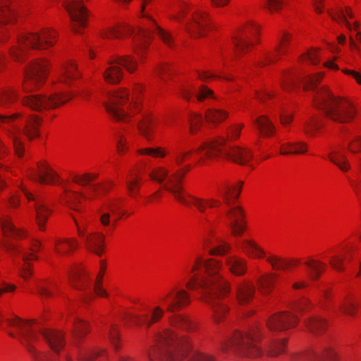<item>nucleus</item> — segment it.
<instances>
[{"label":"nucleus","mask_w":361,"mask_h":361,"mask_svg":"<svg viewBox=\"0 0 361 361\" xmlns=\"http://www.w3.org/2000/svg\"><path fill=\"white\" fill-rule=\"evenodd\" d=\"M121 66L132 73L136 69V61L130 56H118L110 61L104 72V78L107 82L116 84L120 82L123 77Z\"/></svg>","instance_id":"obj_12"},{"label":"nucleus","mask_w":361,"mask_h":361,"mask_svg":"<svg viewBox=\"0 0 361 361\" xmlns=\"http://www.w3.org/2000/svg\"><path fill=\"white\" fill-rule=\"evenodd\" d=\"M68 93L54 94L49 96L42 94H30L23 98L22 103L25 106L36 111H43L56 108L71 99Z\"/></svg>","instance_id":"obj_11"},{"label":"nucleus","mask_w":361,"mask_h":361,"mask_svg":"<svg viewBox=\"0 0 361 361\" xmlns=\"http://www.w3.org/2000/svg\"><path fill=\"white\" fill-rule=\"evenodd\" d=\"M142 6H141V14L143 18H146L149 19L152 23V27L147 29H140L139 30V37L147 39L151 37V35L154 33L158 35V37L168 46L171 47L172 45L173 37L169 32L163 30L160 27H159L157 23L154 22V19L147 13L145 12V6L148 2H150L152 0H142Z\"/></svg>","instance_id":"obj_15"},{"label":"nucleus","mask_w":361,"mask_h":361,"mask_svg":"<svg viewBox=\"0 0 361 361\" xmlns=\"http://www.w3.org/2000/svg\"><path fill=\"white\" fill-rule=\"evenodd\" d=\"M202 121V116L198 114L191 113L189 115L188 121L190 123V131L191 133L194 134L198 130Z\"/></svg>","instance_id":"obj_55"},{"label":"nucleus","mask_w":361,"mask_h":361,"mask_svg":"<svg viewBox=\"0 0 361 361\" xmlns=\"http://www.w3.org/2000/svg\"><path fill=\"white\" fill-rule=\"evenodd\" d=\"M6 322L18 331V339L35 361H55L65 345L61 332L37 329L33 326L34 320L25 321L15 316Z\"/></svg>","instance_id":"obj_2"},{"label":"nucleus","mask_w":361,"mask_h":361,"mask_svg":"<svg viewBox=\"0 0 361 361\" xmlns=\"http://www.w3.org/2000/svg\"><path fill=\"white\" fill-rule=\"evenodd\" d=\"M20 116V114L18 113L10 116L0 115V122L6 126L4 129L7 135L12 140L15 153L18 157H21L24 152L23 144L20 138L21 133L23 132V134L30 140L39 135L38 116H31L25 119L23 129L16 123V119Z\"/></svg>","instance_id":"obj_6"},{"label":"nucleus","mask_w":361,"mask_h":361,"mask_svg":"<svg viewBox=\"0 0 361 361\" xmlns=\"http://www.w3.org/2000/svg\"><path fill=\"white\" fill-rule=\"evenodd\" d=\"M156 342L147 353L150 361H180L190 350V341L185 336L169 329L157 335Z\"/></svg>","instance_id":"obj_5"},{"label":"nucleus","mask_w":361,"mask_h":361,"mask_svg":"<svg viewBox=\"0 0 361 361\" xmlns=\"http://www.w3.org/2000/svg\"><path fill=\"white\" fill-rule=\"evenodd\" d=\"M1 228L4 233L8 236H12L15 238L23 237L24 232L18 230L8 219H4L1 221Z\"/></svg>","instance_id":"obj_45"},{"label":"nucleus","mask_w":361,"mask_h":361,"mask_svg":"<svg viewBox=\"0 0 361 361\" xmlns=\"http://www.w3.org/2000/svg\"><path fill=\"white\" fill-rule=\"evenodd\" d=\"M188 169L189 166L185 171L180 169L169 176L166 183L164 185V188L171 192L178 202L186 206H194L200 213L205 212L207 206L209 207L218 206L219 202L216 200L199 198L184 190L181 185V181Z\"/></svg>","instance_id":"obj_7"},{"label":"nucleus","mask_w":361,"mask_h":361,"mask_svg":"<svg viewBox=\"0 0 361 361\" xmlns=\"http://www.w3.org/2000/svg\"><path fill=\"white\" fill-rule=\"evenodd\" d=\"M220 265L214 260H204L202 257L195 259L186 270L190 280L186 286L189 289L201 288L204 300L211 305L213 317L219 323L227 312L226 306L221 301L229 292L227 282L219 274Z\"/></svg>","instance_id":"obj_1"},{"label":"nucleus","mask_w":361,"mask_h":361,"mask_svg":"<svg viewBox=\"0 0 361 361\" xmlns=\"http://www.w3.org/2000/svg\"><path fill=\"white\" fill-rule=\"evenodd\" d=\"M258 27L256 25H247L238 36L233 38V44L235 47V54L238 56L244 52L251 44L250 38L257 33Z\"/></svg>","instance_id":"obj_21"},{"label":"nucleus","mask_w":361,"mask_h":361,"mask_svg":"<svg viewBox=\"0 0 361 361\" xmlns=\"http://www.w3.org/2000/svg\"><path fill=\"white\" fill-rule=\"evenodd\" d=\"M188 361H214V357L208 354L194 352L189 357Z\"/></svg>","instance_id":"obj_60"},{"label":"nucleus","mask_w":361,"mask_h":361,"mask_svg":"<svg viewBox=\"0 0 361 361\" xmlns=\"http://www.w3.org/2000/svg\"><path fill=\"white\" fill-rule=\"evenodd\" d=\"M104 352V350H96L85 353L82 355H80L79 359L81 361H94L95 358L100 355L102 353Z\"/></svg>","instance_id":"obj_63"},{"label":"nucleus","mask_w":361,"mask_h":361,"mask_svg":"<svg viewBox=\"0 0 361 361\" xmlns=\"http://www.w3.org/2000/svg\"><path fill=\"white\" fill-rule=\"evenodd\" d=\"M286 341V340L284 338L283 340H279L271 343L267 350V355L269 356H276L279 353L283 352Z\"/></svg>","instance_id":"obj_52"},{"label":"nucleus","mask_w":361,"mask_h":361,"mask_svg":"<svg viewBox=\"0 0 361 361\" xmlns=\"http://www.w3.org/2000/svg\"><path fill=\"white\" fill-rule=\"evenodd\" d=\"M298 319L288 312H281L273 315L267 322L271 331H282L295 326Z\"/></svg>","instance_id":"obj_18"},{"label":"nucleus","mask_w":361,"mask_h":361,"mask_svg":"<svg viewBox=\"0 0 361 361\" xmlns=\"http://www.w3.org/2000/svg\"><path fill=\"white\" fill-rule=\"evenodd\" d=\"M56 33L49 29L42 30L40 33L23 34L18 38V47L13 48L11 56L17 61H22L27 54L28 48L32 49H46L55 43Z\"/></svg>","instance_id":"obj_8"},{"label":"nucleus","mask_w":361,"mask_h":361,"mask_svg":"<svg viewBox=\"0 0 361 361\" xmlns=\"http://www.w3.org/2000/svg\"><path fill=\"white\" fill-rule=\"evenodd\" d=\"M255 124L259 132L264 136H270L274 132V126L271 121L265 116L258 117L255 121Z\"/></svg>","instance_id":"obj_38"},{"label":"nucleus","mask_w":361,"mask_h":361,"mask_svg":"<svg viewBox=\"0 0 361 361\" xmlns=\"http://www.w3.org/2000/svg\"><path fill=\"white\" fill-rule=\"evenodd\" d=\"M230 220V227L234 235H241L245 230V221L243 220V212L238 206L232 207L226 213Z\"/></svg>","instance_id":"obj_20"},{"label":"nucleus","mask_w":361,"mask_h":361,"mask_svg":"<svg viewBox=\"0 0 361 361\" xmlns=\"http://www.w3.org/2000/svg\"><path fill=\"white\" fill-rule=\"evenodd\" d=\"M49 63L44 60H38L32 63L25 71V80L23 89L25 92L34 90L46 78Z\"/></svg>","instance_id":"obj_13"},{"label":"nucleus","mask_w":361,"mask_h":361,"mask_svg":"<svg viewBox=\"0 0 361 361\" xmlns=\"http://www.w3.org/2000/svg\"><path fill=\"white\" fill-rule=\"evenodd\" d=\"M130 27L116 28L111 27L102 33V37L106 39L119 38L125 35V32H131Z\"/></svg>","instance_id":"obj_50"},{"label":"nucleus","mask_w":361,"mask_h":361,"mask_svg":"<svg viewBox=\"0 0 361 361\" xmlns=\"http://www.w3.org/2000/svg\"><path fill=\"white\" fill-rule=\"evenodd\" d=\"M16 92L12 90H4L0 93V107L8 108L17 99Z\"/></svg>","instance_id":"obj_46"},{"label":"nucleus","mask_w":361,"mask_h":361,"mask_svg":"<svg viewBox=\"0 0 361 361\" xmlns=\"http://www.w3.org/2000/svg\"><path fill=\"white\" fill-rule=\"evenodd\" d=\"M168 170L164 168H157L149 173L152 179L162 183L164 180L168 176Z\"/></svg>","instance_id":"obj_57"},{"label":"nucleus","mask_w":361,"mask_h":361,"mask_svg":"<svg viewBox=\"0 0 361 361\" xmlns=\"http://www.w3.org/2000/svg\"><path fill=\"white\" fill-rule=\"evenodd\" d=\"M164 312V311L162 308L157 306L153 309L150 317L147 314L130 315V320L137 326L146 324L147 326H149L153 323L159 321L162 317Z\"/></svg>","instance_id":"obj_26"},{"label":"nucleus","mask_w":361,"mask_h":361,"mask_svg":"<svg viewBox=\"0 0 361 361\" xmlns=\"http://www.w3.org/2000/svg\"><path fill=\"white\" fill-rule=\"evenodd\" d=\"M104 211L101 212L100 221L102 225L107 226L110 225V212L114 214L116 210L119 208V206L114 201H111L104 204Z\"/></svg>","instance_id":"obj_41"},{"label":"nucleus","mask_w":361,"mask_h":361,"mask_svg":"<svg viewBox=\"0 0 361 361\" xmlns=\"http://www.w3.org/2000/svg\"><path fill=\"white\" fill-rule=\"evenodd\" d=\"M209 26V18L202 11H197L192 16L191 20L185 25V29L194 37L202 36Z\"/></svg>","instance_id":"obj_19"},{"label":"nucleus","mask_w":361,"mask_h":361,"mask_svg":"<svg viewBox=\"0 0 361 361\" xmlns=\"http://www.w3.org/2000/svg\"><path fill=\"white\" fill-rule=\"evenodd\" d=\"M255 293V287L250 283H243L237 287L236 297L238 303L245 305L248 303L253 298Z\"/></svg>","instance_id":"obj_29"},{"label":"nucleus","mask_w":361,"mask_h":361,"mask_svg":"<svg viewBox=\"0 0 361 361\" xmlns=\"http://www.w3.org/2000/svg\"><path fill=\"white\" fill-rule=\"evenodd\" d=\"M160 302L166 306V311L173 312L190 303V295L183 289L174 286L159 297Z\"/></svg>","instance_id":"obj_14"},{"label":"nucleus","mask_w":361,"mask_h":361,"mask_svg":"<svg viewBox=\"0 0 361 361\" xmlns=\"http://www.w3.org/2000/svg\"><path fill=\"white\" fill-rule=\"evenodd\" d=\"M141 180L139 176L131 174L126 180L127 188L130 196L134 197L138 194Z\"/></svg>","instance_id":"obj_49"},{"label":"nucleus","mask_w":361,"mask_h":361,"mask_svg":"<svg viewBox=\"0 0 361 361\" xmlns=\"http://www.w3.org/2000/svg\"><path fill=\"white\" fill-rule=\"evenodd\" d=\"M34 176L40 183H55L59 179L57 174L45 164L38 166V171L35 172Z\"/></svg>","instance_id":"obj_27"},{"label":"nucleus","mask_w":361,"mask_h":361,"mask_svg":"<svg viewBox=\"0 0 361 361\" xmlns=\"http://www.w3.org/2000/svg\"><path fill=\"white\" fill-rule=\"evenodd\" d=\"M227 116L226 111L216 108L208 109L205 113L207 121L212 123H220L225 120Z\"/></svg>","instance_id":"obj_43"},{"label":"nucleus","mask_w":361,"mask_h":361,"mask_svg":"<svg viewBox=\"0 0 361 361\" xmlns=\"http://www.w3.org/2000/svg\"><path fill=\"white\" fill-rule=\"evenodd\" d=\"M23 191L28 200H33L35 202V207L36 212V221L39 229L43 231L44 229L45 222L50 214V211L40 197H35L28 191Z\"/></svg>","instance_id":"obj_22"},{"label":"nucleus","mask_w":361,"mask_h":361,"mask_svg":"<svg viewBox=\"0 0 361 361\" xmlns=\"http://www.w3.org/2000/svg\"><path fill=\"white\" fill-rule=\"evenodd\" d=\"M73 336L77 339L82 338L88 331V326L83 320L77 319L73 324Z\"/></svg>","instance_id":"obj_48"},{"label":"nucleus","mask_w":361,"mask_h":361,"mask_svg":"<svg viewBox=\"0 0 361 361\" xmlns=\"http://www.w3.org/2000/svg\"><path fill=\"white\" fill-rule=\"evenodd\" d=\"M276 278V275L270 274H266L259 279V288L263 294H268L271 292Z\"/></svg>","instance_id":"obj_42"},{"label":"nucleus","mask_w":361,"mask_h":361,"mask_svg":"<svg viewBox=\"0 0 361 361\" xmlns=\"http://www.w3.org/2000/svg\"><path fill=\"white\" fill-rule=\"evenodd\" d=\"M99 190L103 192H108L109 189L106 185L98 184H92L90 185L88 189L90 194L85 195L81 192H74L68 190H65L63 200L66 201L69 208L80 212L81 209L78 206V204L80 202L81 199L84 200H92L94 198V195L99 193Z\"/></svg>","instance_id":"obj_16"},{"label":"nucleus","mask_w":361,"mask_h":361,"mask_svg":"<svg viewBox=\"0 0 361 361\" xmlns=\"http://www.w3.org/2000/svg\"><path fill=\"white\" fill-rule=\"evenodd\" d=\"M138 152L140 154H147L152 157H164L166 155L164 151H163L160 147L140 149Z\"/></svg>","instance_id":"obj_59"},{"label":"nucleus","mask_w":361,"mask_h":361,"mask_svg":"<svg viewBox=\"0 0 361 361\" xmlns=\"http://www.w3.org/2000/svg\"><path fill=\"white\" fill-rule=\"evenodd\" d=\"M158 123L157 118L154 117L151 113H146L143 115L142 121L138 123L137 127L140 133L147 140H151Z\"/></svg>","instance_id":"obj_25"},{"label":"nucleus","mask_w":361,"mask_h":361,"mask_svg":"<svg viewBox=\"0 0 361 361\" xmlns=\"http://www.w3.org/2000/svg\"><path fill=\"white\" fill-rule=\"evenodd\" d=\"M5 247L8 251L11 252L12 254L17 255L19 253H22L23 260L24 261V265L20 268L21 276L24 279H27L30 276H31L32 272L30 270V264L29 263V261L32 259H37V257L27 251H21L13 243H6L5 244Z\"/></svg>","instance_id":"obj_24"},{"label":"nucleus","mask_w":361,"mask_h":361,"mask_svg":"<svg viewBox=\"0 0 361 361\" xmlns=\"http://www.w3.org/2000/svg\"><path fill=\"white\" fill-rule=\"evenodd\" d=\"M77 246L78 244L75 240H59L56 242V251L59 254H64L67 252L68 248L75 249Z\"/></svg>","instance_id":"obj_54"},{"label":"nucleus","mask_w":361,"mask_h":361,"mask_svg":"<svg viewBox=\"0 0 361 361\" xmlns=\"http://www.w3.org/2000/svg\"><path fill=\"white\" fill-rule=\"evenodd\" d=\"M307 152V145L303 142H290L281 147V154H301Z\"/></svg>","instance_id":"obj_36"},{"label":"nucleus","mask_w":361,"mask_h":361,"mask_svg":"<svg viewBox=\"0 0 361 361\" xmlns=\"http://www.w3.org/2000/svg\"><path fill=\"white\" fill-rule=\"evenodd\" d=\"M322 126L320 120L318 118L312 117L308 121H306L304 124V131L311 135L314 130L319 129Z\"/></svg>","instance_id":"obj_56"},{"label":"nucleus","mask_w":361,"mask_h":361,"mask_svg":"<svg viewBox=\"0 0 361 361\" xmlns=\"http://www.w3.org/2000/svg\"><path fill=\"white\" fill-rule=\"evenodd\" d=\"M70 280L72 286L78 290H82L88 286L85 281V277L80 270L72 271L70 274Z\"/></svg>","instance_id":"obj_40"},{"label":"nucleus","mask_w":361,"mask_h":361,"mask_svg":"<svg viewBox=\"0 0 361 361\" xmlns=\"http://www.w3.org/2000/svg\"><path fill=\"white\" fill-rule=\"evenodd\" d=\"M267 261L276 269H286L300 262L298 259H286L276 255L267 257Z\"/></svg>","instance_id":"obj_37"},{"label":"nucleus","mask_w":361,"mask_h":361,"mask_svg":"<svg viewBox=\"0 0 361 361\" xmlns=\"http://www.w3.org/2000/svg\"><path fill=\"white\" fill-rule=\"evenodd\" d=\"M300 80L305 90H314V105L327 118L338 123H347L353 118L355 110L349 101L334 96L326 87L315 89L320 76H307Z\"/></svg>","instance_id":"obj_3"},{"label":"nucleus","mask_w":361,"mask_h":361,"mask_svg":"<svg viewBox=\"0 0 361 361\" xmlns=\"http://www.w3.org/2000/svg\"><path fill=\"white\" fill-rule=\"evenodd\" d=\"M327 11L332 20H335L338 23L344 24L349 30H358L360 27V23L358 21H355L353 24H351L349 21H348L343 8H337L335 10L328 9Z\"/></svg>","instance_id":"obj_28"},{"label":"nucleus","mask_w":361,"mask_h":361,"mask_svg":"<svg viewBox=\"0 0 361 361\" xmlns=\"http://www.w3.org/2000/svg\"><path fill=\"white\" fill-rule=\"evenodd\" d=\"M239 246L249 257L260 258L264 256L262 249L251 240H243L240 242Z\"/></svg>","instance_id":"obj_30"},{"label":"nucleus","mask_w":361,"mask_h":361,"mask_svg":"<svg viewBox=\"0 0 361 361\" xmlns=\"http://www.w3.org/2000/svg\"><path fill=\"white\" fill-rule=\"evenodd\" d=\"M259 336L256 328L251 329L249 332H235L224 345L223 350H233L239 355L245 356H257L261 350L256 345V341Z\"/></svg>","instance_id":"obj_10"},{"label":"nucleus","mask_w":361,"mask_h":361,"mask_svg":"<svg viewBox=\"0 0 361 361\" xmlns=\"http://www.w3.org/2000/svg\"><path fill=\"white\" fill-rule=\"evenodd\" d=\"M78 73L76 70L75 64L70 61L66 65H63L60 73V80L66 84L78 77Z\"/></svg>","instance_id":"obj_33"},{"label":"nucleus","mask_w":361,"mask_h":361,"mask_svg":"<svg viewBox=\"0 0 361 361\" xmlns=\"http://www.w3.org/2000/svg\"><path fill=\"white\" fill-rule=\"evenodd\" d=\"M226 264L230 271L235 275H243L246 271V261L237 256H231L226 258Z\"/></svg>","instance_id":"obj_32"},{"label":"nucleus","mask_w":361,"mask_h":361,"mask_svg":"<svg viewBox=\"0 0 361 361\" xmlns=\"http://www.w3.org/2000/svg\"><path fill=\"white\" fill-rule=\"evenodd\" d=\"M65 7L72 20V27L75 32H80V28L85 27L87 21V11L80 1L67 2Z\"/></svg>","instance_id":"obj_17"},{"label":"nucleus","mask_w":361,"mask_h":361,"mask_svg":"<svg viewBox=\"0 0 361 361\" xmlns=\"http://www.w3.org/2000/svg\"><path fill=\"white\" fill-rule=\"evenodd\" d=\"M288 36L287 34H284L280 42V47L271 54L267 56L266 62L263 63L264 65L266 63H274L278 59V55L285 52L286 42L288 41Z\"/></svg>","instance_id":"obj_51"},{"label":"nucleus","mask_w":361,"mask_h":361,"mask_svg":"<svg viewBox=\"0 0 361 361\" xmlns=\"http://www.w3.org/2000/svg\"><path fill=\"white\" fill-rule=\"evenodd\" d=\"M283 5V0H266L265 7L270 11H279Z\"/></svg>","instance_id":"obj_62"},{"label":"nucleus","mask_w":361,"mask_h":361,"mask_svg":"<svg viewBox=\"0 0 361 361\" xmlns=\"http://www.w3.org/2000/svg\"><path fill=\"white\" fill-rule=\"evenodd\" d=\"M243 185V182L240 181L238 182V185L233 187H230L228 185L226 186L225 191H223L221 192L223 198L225 201V203L228 206H231V202L230 200L231 198H233L234 200H236L238 198L240 192L241 191V188Z\"/></svg>","instance_id":"obj_39"},{"label":"nucleus","mask_w":361,"mask_h":361,"mask_svg":"<svg viewBox=\"0 0 361 361\" xmlns=\"http://www.w3.org/2000/svg\"><path fill=\"white\" fill-rule=\"evenodd\" d=\"M305 264L311 269L312 271L310 273V276L314 280L317 279L319 277L321 273L324 270L326 267L325 264L314 259L307 261Z\"/></svg>","instance_id":"obj_47"},{"label":"nucleus","mask_w":361,"mask_h":361,"mask_svg":"<svg viewBox=\"0 0 361 361\" xmlns=\"http://www.w3.org/2000/svg\"><path fill=\"white\" fill-rule=\"evenodd\" d=\"M73 218L75 224L77 225L79 235L85 238L86 243L89 250L97 255H101L104 251V236L102 233H94L85 236L84 232L80 229L78 224L76 217L73 216Z\"/></svg>","instance_id":"obj_23"},{"label":"nucleus","mask_w":361,"mask_h":361,"mask_svg":"<svg viewBox=\"0 0 361 361\" xmlns=\"http://www.w3.org/2000/svg\"><path fill=\"white\" fill-rule=\"evenodd\" d=\"M328 158L343 171H347L350 169L348 160L343 154H340L337 152H331L328 154Z\"/></svg>","instance_id":"obj_44"},{"label":"nucleus","mask_w":361,"mask_h":361,"mask_svg":"<svg viewBox=\"0 0 361 361\" xmlns=\"http://www.w3.org/2000/svg\"><path fill=\"white\" fill-rule=\"evenodd\" d=\"M97 174L84 173L82 175H74L72 178L73 181L79 185L86 186L97 178Z\"/></svg>","instance_id":"obj_53"},{"label":"nucleus","mask_w":361,"mask_h":361,"mask_svg":"<svg viewBox=\"0 0 361 361\" xmlns=\"http://www.w3.org/2000/svg\"><path fill=\"white\" fill-rule=\"evenodd\" d=\"M171 326L177 329H181L186 331H194L196 328L195 324L188 317L176 314L171 319Z\"/></svg>","instance_id":"obj_31"},{"label":"nucleus","mask_w":361,"mask_h":361,"mask_svg":"<svg viewBox=\"0 0 361 361\" xmlns=\"http://www.w3.org/2000/svg\"><path fill=\"white\" fill-rule=\"evenodd\" d=\"M305 324L308 329L315 335L324 332L327 326L326 321L317 316L310 318L305 322Z\"/></svg>","instance_id":"obj_34"},{"label":"nucleus","mask_w":361,"mask_h":361,"mask_svg":"<svg viewBox=\"0 0 361 361\" xmlns=\"http://www.w3.org/2000/svg\"><path fill=\"white\" fill-rule=\"evenodd\" d=\"M339 308L342 312L348 315H354L356 311L355 303L350 300H347L341 303Z\"/></svg>","instance_id":"obj_58"},{"label":"nucleus","mask_w":361,"mask_h":361,"mask_svg":"<svg viewBox=\"0 0 361 361\" xmlns=\"http://www.w3.org/2000/svg\"><path fill=\"white\" fill-rule=\"evenodd\" d=\"M142 91V87L137 85L135 88L134 95L130 99L129 93L125 89H119L107 94L108 101L104 102L106 111L117 121H127L126 109H129L133 104L136 105L138 94Z\"/></svg>","instance_id":"obj_9"},{"label":"nucleus","mask_w":361,"mask_h":361,"mask_svg":"<svg viewBox=\"0 0 361 361\" xmlns=\"http://www.w3.org/2000/svg\"><path fill=\"white\" fill-rule=\"evenodd\" d=\"M231 250V246L226 243H223L214 248H212L209 250V253L211 255H224L227 253Z\"/></svg>","instance_id":"obj_61"},{"label":"nucleus","mask_w":361,"mask_h":361,"mask_svg":"<svg viewBox=\"0 0 361 361\" xmlns=\"http://www.w3.org/2000/svg\"><path fill=\"white\" fill-rule=\"evenodd\" d=\"M243 125L230 126L227 131V139L224 136H219L217 139L200 146L197 149V153L200 155V161L205 164L207 160L222 156L239 164H246L252 158L250 150L237 146H231L227 143V140L232 141L239 137Z\"/></svg>","instance_id":"obj_4"},{"label":"nucleus","mask_w":361,"mask_h":361,"mask_svg":"<svg viewBox=\"0 0 361 361\" xmlns=\"http://www.w3.org/2000/svg\"><path fill=\"white\" fill-rule=\"evenodd\" d=\"M321 356L326 361H336L337 357L336 353L331 347L325 348Z\"/></svg>","instance_id":"obj_64"},{"label":"nucleus","mask_w":361,"mask_h":361,"mask_svg":"<svg viewBox=\"0 0 361 361\" xmlns=\"http://www.w3.org/2000/svg\"><path fill=\"white\" fill-rule=\"evenodd\" d=\"M13 16V10L10 6L9 0H0V27L11 22Z\"/></svg>","instance_id":"obj_35"}]
</instances>
